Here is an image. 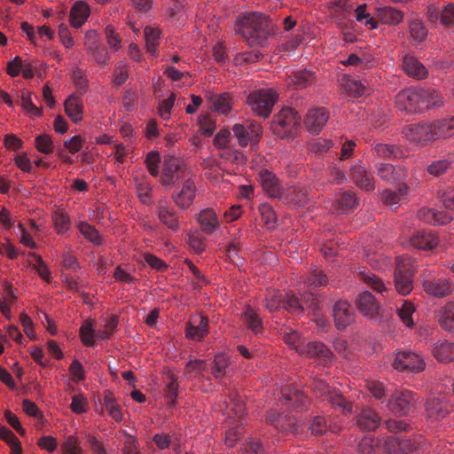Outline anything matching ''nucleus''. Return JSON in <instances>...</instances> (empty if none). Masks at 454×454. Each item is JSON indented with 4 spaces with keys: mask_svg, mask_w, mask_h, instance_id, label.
<instances>
[{
    "mask_svg": "<svg viewBox=\"0 0 454 454\" xmlns=\"http://www.w3.org/2000/svg\"><path fill=\"white\" fill-rule=\"evenodd\" d=\"M395 107L407 114H420L443 106L441 93L433 88L407 89L395 96Z\"/></svg>",
    "mask_w": 454,
    "mask_h": 454,
    "instance_id": "obj_1",
    "label": "nucleus"
},
{
    "mask_svg": "<svg viewBox=\"0 0 454 454\" xmlns=\"http://www.w3.org/2000/svg\"><path fill=\"white\" fill-rule=\"evenodd\" d=\"M237 26V33L240 34L251 47L263 46L273 33L270 20L261 12L244 15Z\"/></svg>",
    "mask_w": 454,
    "mask_h": 454,
    "instance_id": "obj_2",
    "label": "nucleus"
},
{
    "mask_svg": "<svg viewBox=\"0 0 454 454\" xmlns=\"http://www.w3.org/2000/svg\"><path fill=\"white\" fill-rule=\"evenodd\" d=\"M312 389L322 401L329 403L333 408L339 410L343 415H349L353 411V404L347 400L340 391H336L322 379H314Z\"/></svg>",
    "mask_w": 454,
    "mask_h": 454,
    "instance_id": "obj_3",
    "label": "nucleus"
},
{
    "mask_svg": "<svg viewBox=\"0 0 454 454\" xmlns=\"http://www.w3.org/2000/svg\"><path fill=\"white\" fill-rule=\"evenodd\" d=\"M301 116L291 107H285L274 115L271 121L273 132L279 137L294 136L300 126Z\"/></svg>",
    "mask_w": 454,
    "mask_h": 454,
    "instance_id": "obj_4",
    "label": "nucleus"
},
{
    "mask_svg": "<svg viewBox=\"0 0 454 454\" xmlns=\"http://www.w3.org/2000/svg\"><path fill=\"white\" fill-rule=\"evenodd\" d=\"M267 422L285 434L302 436L304 433V423L294 415L285 414L277 411H270L267 417Z\"/></svg>",
    "mask_w": 454,
    "mask_h": 454,
    "instance_id": "obj_5",
    "label": "nucleus"
},
{
    "mask_svg": "<svg viewBox=\"0 0 454 454\" xmlns=\"http://www.w3.org/2000/svg\"><path fill=\"white\" fill-rule=\"evenodd\" d=\"M277 100L278 95L271 89L253 91L247 98L252 111L262 118H267L270 114Z\"/></svg>",
    "mask_w": 454,
    "mask_h": 454,
    "instance_id": "obj_6",
    "label": "nucleus"
},
{
    "mask_svg": "<svg viewBox=\"0 0 454 454\" xmlns=\"http://www.w3.org/2000/svg\"><path fill=\"white\" fill-rule=\"evenodd\" d=\"M413 263L409 257L400 256L396 259L395 270V286L402 295H407L413 288Z\"/></svg>",
    "mask_w": 454,
    "mask_h": 454,
    "instance_id": "obj_7",
    "label": "nucleus"
},
{
    "mask_svg": "<svg viewBox=\"0 0 454 454\" xmlns=\"http://www.w3.org/2000/svg\"><path fill=\"white\" fill-rule=\"evenodd\" d=\"M392 366L400 372L419 373L425 370L426 363L423 356L417 352L411 349H397Z\"/></svg>",
    "mask_w": 454,
    "mask_h": 454,
    "instance_id": "obj_8",
    "label": "nucleus"
},
{
    "mask_svg": "<svg viewBox=\"0 0 454 454\" xmlns=\"http://www.w3.org/2000/svg\"><path fill=\"white\" fill-rule=\"evenodd\" d=\"M356 307L361 315L374 323H380L383 317V309L377 298L368 291L359 294L356 300Z\"/></svg>",
    "mask_w": 454,
    "mask_h": 454,
    "instance_id": "obj_9",
    "label": "nucleus"
},
{
    "mask_svg": "<svg viewBox=\"0 0 454 454\" xmlns=\"http://www.w3.org/2000/svg\"><path fill=\"white\" fill-rule=\"evenodd\" d=\"M349 177L359 189L372 192L375 190V178L364 163L357 160L349 168Z\"/></svg>",
    "mask_w": 454,
    "mask_h": 454,
    "instance_id": "obj_10",
    "label": "nucleus"
},
{
    "mask_svg": "<svg viewBox=\"0 0 454 454\" xmlns=\"http://www.w3.org/2000/svg\"><path fill=\"white\" fill-rule=\"evenodd\" d=\"M332 317L334 326L339 331H344L355 322V310L347 300H338L333 306Z\"/></svg>",
    "mask_w": 454,
    "mask_h": 454,
    "instance_id": "obj_11",
    "label": "nucleus"
},
{
    "mask_svg": "<svg viewBox=\"0 0 454 454\" xmlns=\"http://www.w3.org/2000/svg\"><path fill=\"white\" fill-rule=\"evenodd\" d=\"M414 405V395L410 390L395 392L387 402L388 410L396 416L408 415Z\"/></svg>",
    "mask_w": 454,
    "mask_h": 454,
    "instance_id": "obj_12",
    "label": "nucleus"
},
{
    "mask_svg": "<svg viewBox=\"0 0 454 454\" xmlns=\"http://www.w3.org/2000/svg\"><path fill=\"white\" fill-rule=\"evenodd\" d=\"M298 353L309 358L321 361L324 364L333 360V353L322 341L305 342L298 348Z\"/></svg>",
    "mask_w": 454,
    "mask_h": 454,
    "instance_id": "obj_13",
    "label": "nucleus"
},
{
    "mask_svg": "<svg viewBox=\"0 0 454 454\" xmlns=\"http://www.w3.org/2000/svg\"><path fill=\"white\" fill-rule=\"evenodd\" d=\"M278 200L292 208L302 207L309 200V190L301 185L286 187L283 190L281 199Z\"/></svg>",
    "mask_w": 454,
    "mask_h": 454,
    "instance_id": "obj_14",
    "label": "nucleus"
},
{
    "mask_svg": "<svg viewBox=\"0 0 454 454\" xmlns=\"http://www.w3.org/2000/svg\"><path fill=\"white\" fill-rule=\"evenodd\" d=\"M197 188L192 179L188 178L183 182L182 188L171 194V200L181 210L188 209L196 197Z\"/></svg>",
    "mask_w": 454,
    "mask_h": 454,
    "instance_id": "obj_15",
    "label": "nucleus"
},
{
    "mask_svg": "<svg viewBox=\"0 0 454 454\" xmlns=\"http://www.w3.org/2000/svg\"><path fill=\"white\" fill-rule=\"evenodd\" d=\"M422 286L427 294L436 298L446 297L454 291V284L447 278H427Z\"/></svg>",
    "mask_w": 454,
    "mask_h": 454,
    "instance_id": "obj_16",
    "label": "nucleus"
},
{
    "mask_svg": "<svg viewBox=\"0 0 454 454\" xmlns=\"http://www.w3.org/2000/svg\"><path fill=\"white\" fill-rule=\"evenodd\" d=\"M182 161L174 156H167L162 166L160 183L166 188H171L179 179L178 172L181 171Z\"/></svg>",
    "mask_w": 454,
    "mask_h": 454,
    "instance_id": "obj_17",
    "label": "nucleus"
},
{
    "mask_svg": "<svg viewBox=\"0 0 454 454\" xmlns=\"http://www.w3.org/2000/svg\"><path fill=\"white\" fill-rule=\"evenodd\" d=\"M156 208L158 218L163 225L173 231H177L180 229L178 213L169 205L168 200H160Z\"/></svg>",
    "mask_w": 454,
    "mask_h": 454,
    "instance_id": "obj_18",
    "label": "nucleus"
},
{
    "mask_svg": "<svg viewBox=\"0 0 454 454\" xmlns=\"http://www.w3.org/2000/svg\"><path fill=\"white\" fill-rule=\"evenodd\" d=\"M208 333V319L205 316L194 315L187 323L186 338L195 341L202 340Z\"/></svg>",
    "mask_w": 454,
    "mask_h": 454,
    "instance_id": "obj_19",
    "label": "nucleus"
},
{
    "mask_svg": "<svg viewBox=\"0 0 454 454\" xmlns=\"http://www.w3.org/2000/svg\"><path fill=\"white\" fill-rule=\"evenodd\" d=\"M330 114L325 107H316L308 112L304 123L311 134H318L325 126Z\"/></svg>",
    "mask_w": 454,
    "mask_h": 454,
    "instance_id": "obj_20",
    "label": "nucleus"
},
{
    "mask_svg": "<svg viewBox=\"0 0 454 454\" xmlns=\"http://www.w3.org/2000/svg\"><path fill=\"white\" fill-rule=\"evenodd\" d=\"M403 133L411 142L426 143L433 141L432 128L429 123H414L403 128Z\"/></svg>",
    "mask_w": 454,
    "mask_h": 454,
    "instance_id": "obj_21",
    "label": "nucleus"
},
{
    "mask_svg": "<svg viewBox=\"0 0 454 454\" xmlns=\"http://www.w3.org/2000/svg\"><path fill=\"white\" fill-rule=\"evenodd\" d=\"M377 176L387 183H395L405 177L406 169L400 165L379 162L374 165Z\"/></svg>",
    "mask_w": 454,
    "mask_h": 454,
    "instance_id": "obj_22",
    "label": "nucleus"
},
{
    "mask_svg": "<svg viewBox=\"0 0 454 454\" xmlns=\"http://www.w3.org/2000/svg\"><path fill=\"white\" fill-rule=\"evenodd\" d=\"M418 447L416 441L399 436H390L385 441V450L389 454H407Z\"/></svg>",
    "mask_w": 454,
    "mask_h": 454,
    "instance_id": "obj_23",
    "label": "nucleus"
},
{
    "mask_svg": "<svg viewBox=\"0 0 454 454\" xmlns=\"http://www.w3.org/2000/svg\"><path fill=\"white\" fill-rule=\"evenodd\" d=\"M259 181L262 184L263 191L269 197L273 199H281L283 188L279 184L277 176L268 169H262L258 174Z\"/></svg>",
    "mask_w": 454,
    "mask_h": 454,
    "instance_id": "obj_24",
    "label": "nucleus"
},
{
    "mask_svg": "<svg viewBox=\"0 0 454 454\" xmlns=\"http://www.w3.org/2000/svg\"><path fill=\"white\" fill-rule=\"evenodd\" d=\"M359 205V198L353 191H340L336 194L333 207L340 214H350Z\"/></svg>",
    "mask_w": 454,
    "mask_h": 454,
    "instance_id": "obj_25",
    "label": "nucleus"
},
{
    "mask_svg": "<svg viewBox=\"0 0 454 454\" xmlns=\"http://www.w3.org/2000/svg\"><path fill=\"white\" fill-rule=\"evenodd\" d=\"M417 215L420 221L432 225L446 224L452 220L450 214L430 207L420 208Z\"/></svg>",
    "mask_w": 454,
    "mask_h": 454,
    "instance_id": "obj_26",
    "label": "nucleus"
},
{
    "mask_svg": "<svg viewBox=\"0 0 454 454\" xmlns=\"http://www.w3.org/2000/svg\"><path fill=\"white\" fill-rule=\"evenodd\" d=\"M380 421V416L372 408L363 409L356 415V426L362 430L373 431L378 428Z\"/></svg>",
    "mask_w": 454,
    "mask_h": 454,
    "instance_id": "obj_27",
    "label": "nucleus"
},
{
    "mask_svg": "<svg viewBox=\"0 0 454 454\" xmlns=\"http://www.w3.org/2000/svg\"><path fill=\"white\" fill-rule=\"evenodd\" d=\"M411 246L419 249L431 250L438 245V238L430 231H418L410 238Z\"/></svg>",
    "mask_w": 454,
    "mask_h": 454,
    "instance_id": "obj_28",
    "label": "nucleus"
},
{
    "mask_svg": "<svg viewBox=\"0 0 454 454\" xmlns=\"http://www.w3.org/2000/svg\"><path fill=\"white\" fill-rule=\"evenodd\" d=\"M281 403L288 407L303 409L308 406L309 401L302 391L297 388L288 387L283 390Z\"/></svg>",
    "mask_w": 454,
    "mask_h": 454,
    "instance_id": "obj_29",
    "label": "nucleus"
},
{
    "mask_svg": "<svg viewBox=\"0 0 454 454\" xmlns=\"http://www.w3.org/2000/svg\"><path fill=\"white\" fill-rule=\"evenodd\" d=\"M435 318L444 331H454V301H449L436 309Z\"/></svg>",
    "mask_w": 454,
    "mask_h": 454,
    "instance_id": "obj_30",
    "label": "nucleus"
},
{
    "mask_svg": "<svg viewBox=\"0 0 454 454\" xmlns=\"http://www.w3.org/2000/svg\"><path fill=\"white\" fill-rule=\"evenodd\" d=\"M431 352L439 362L454 361V341L439 340L432 345Z\"/></svg>",
    "mask_w": 454,
    "mask_h": 454,
    "instance_id": "obj_31",
    "label": "nucleus"
},
{
    "mask_svg": "<svg viewBox=\"0 0 454 454\" xmlns=\"http://www.w3.org/2000/svg\"><path fill=\"white\" fill-rule=\"evenodd\" d=\"M403 69L411 77L421 80L427 77L426 67L416 58L406 55L403 59Z\"/></svg>",
    "mask_w": 454,
    "mask_h": 454,
    "instance_id": "obj_32",
    "label": "nucleus"
},
{
    "mask_svg": "<svg viewBox=\"0 0 454 454\" xmlns=\"http://www.w3.org/2000/svg\"><path fill=\"white\" fill-rule=\"evenodd\" d=\"M315 74L309 69L297 70L289 75V85L295 90H302L315 82Z\"/></svg>",
    "mask_w": 454,
    "mask_h": 454,
    "instance_id": "obj_33",
    "label": "nucleus"
},
{
    "mask_svg": "<svg viewBox=\"0 0 454 454\" xmlns=\"http://www.w3.org/2000/svg\"><path fill=\"white\" fill-rule=\"evenodd\" d=\"M433 140L447 138L454 134V117L430 122Z\"/></svg>",
    "mask_w": 454,
    "mask_h": 454,
    "instance_id": "obj_34",
    "label": "nucleus"
},
{
    "mask_svg": "<svg viewBox=\"0 0 454 454\" xmlns=\"http://www.w3.org/2000/svg\"><path fill=\"white\" fill-rule=\"evenodd\" d=\"M377 16L382 23L389 26H396L403 22L404 13L396 8L384 6L377 9Z\"/></svg>",
    "mask_w": 454,
    "mask_h": 454,
    "instance_id": "obj_35",
    "label": "nucleus"
},
{
    "mask_svg": "<svg viewBox=\"0 0 454 454\" xmlns=\"http://www.w3.org/2000/svg\"><path fill=\"white\" fill-rule=\"evenodd\" d=\"M372 151L382 159H397L403 155L402 150L395 145L374 142L372 144Z\"/></svg>",
    "mask_w": 454,
    "mask_h": 454,
    "instance_id": "obj_36",
    "label": "nucleus"
},
{
    "mask_svg": "<svg viewBox=\"0 0 454 454\" xmlns=\"http://www.w3.org/2000/svg\"><path fill=\"white\" fill-rule=\"evenodd\" d=\"M426 411L429 417L442 419L450 412V406L444 399L434 397L427 402Z\"/></svg>",
    "mask_w": 454,
    "mask_h": 454,
    "instance_id": "obj_37",
    "label": "nucleus"
},
{
    "mask_svg": "<svg viewBox=\"0 0 454 454\" xmlns=\"http://www.w3.org/2000/svg\"><path fill=\"white\" fill-rule=\"evenodd\" d=\"M197 219L202 231L207 234H212L219 225L216 214L211 208L201 210Z\"/></svg>",
    "mask_w": 454,
    "mask_h": 454,
    "instance_id": "obj_38",
    "label": "nucleus"
},
{
    "mask_svg": "<svg viewBox=\"0 0 454 454\" xmlns=\"http://www.w3.org/2000/svg\"><path fill=\"white\" fill-rule=\"evenodd\" d=\"M65 111L74 122L77 123L82 121L83 114L82 99L74 95L68 97L65 101Z\"/></svg>",
    "mask_w": 454,
    "mask_h": 454,
    "instance_id": "obj_39",
    "label": "nucleus"
},
{
    "mask_svg": "<svg viewBox=\"0 0 454 454\" xmlns=\"http://www.w3.org/2000/svg\"><path fill=\"white\" fill-rule=\"evenodd\" d=\"M90 15V7L84 2H78L70 11V24L75 28H79L87 20Z\"/></svg>",
    "mask_w": 454,
    "mask_h": 454,
    "instance_id": "obj_40",
    "label": "nucleus"
},
{
    "mask_svg": "<svg viewBox=\"0 0 454 454\" xmlns=\"http://www.w3.org/2000/svg\"><path fill=\"white\" fill-rule=\"evenodd\" d=\"M226 413L229 419H237V421H243L247 414V409L243 400L239 397H230L226 403Z\"/></svg>",
    "mask_w": 454,
    "mask_h": 454,
    "instance_id": "obj_41",
    "label": "nucleus"
},
{
    "mask_svg": "<svg viewBox=\"0 0 454 454\" xmlns=\"http://www.w3.org/2000/svg\"><path fill=\"white\" fill-rule=\"evenodd\" d=\"M408 186L402 184L397 191L385 190L381 194L382 201L389 207H396L402 200L406 199Z\"/></svg>",
    "mask_w": 454,
    "mask_h": 454,
    "instance_id": "obj_42",
    "label": "nucleus"
},
{
    "mask_svg": "<svg viewBox=\"0 0 454 454\" xmlns=\"http://www.w3.org/2000/svg\"><path fill=\"white\" fill-rule=\"evenodd\" d=\"M230 365L229 356L224 353H217L211 364V373L216 380L223 379Z\"/></svg>",
    "mask_w": 454,
    "mask_h": 454,
    "instance_id": "obj_43",
    "label": "nucleus"
},
{
    "mask_svg": "<svg viewBox=\"0 0 454 454\" xmlns=\"http://www.w3.org/2000/svg\"><path fill=\"white\" fill-rule=\"evenodd\" d=\"M243 320L247 327L254 334L262 333L263 329L262 321L258 313L250 306H247L243 311Z\"/></svg>",
    "mask_w": 454,
    "mask_h": 454,
    "instance_id": "obj_44",
    "label": "nucleus"
},
{
    "mask_svg": "<svg viewBox=\"0 0 454 454\" xmlns=\"http://www.w3.org/2000/svg\"><path fill=\"white\" fill-rule=\"evenodd\" d=\"M452 162L453 157L434 160L427 166V171L429 175L439 177L451 168Z\"/></svg>",
    "mask_w": 454,
    "mask_h": 454,
    "instance_id": "obj_45",
    "label": "nucleus"
},
{
    "mask_svg": "<svg viewBox=\"0 0 454 454\" xmlns=\"http://www.w3.org/2000/svg\"><path fill=\"white\" fill-rule=\"evenodd\" d=\"M247 422L238 421L235 425L231 427L225 434V445L229 448H233L239 440L242 438L245 434L244 425Z\"/></svg>",
    "mask_w": 454,
    "mask_h": 454,
    "instance_id": "obj_46",
    "label": "nucleus"
},
{
    "mask_svg": "<svg viewBox=\"0 0 454 454\" xmlns=\"http://www.w3.org/2000/svg\"><path fill=\"white\" fill-rule=\"evenodd\" d=\"M213 108L215 112L228 114L231 107V98L229 93H222L210 98Z\"/></svg>",
    "mask_w": 454,
    "mask_h": 454,
    "instance_id": "obj_47",
    "label": "nucleus"
},
{
    "mask_svg": "<svg viewBox=\"0 0 454 454\" xmlns=\"http://www.w3.org/2000/svg\"><path fill=\"white\" fill-rule=\"evenodd\" d=\"M77 227L81 234L88 241L91 242L95 246H100L102 244V237L94 226L86 222H81Z\"/></svg>",
    "mask_w": 454,
    "mask_h": 454,
    "instance_id": "obj_48",
    "label": "nucleus"
},
{
    "mask_svg": "<svg viewBox=\"0 0 454 454\" xmlns=\"http://www.w3.org/2000/svg\"><path fill=\"white\" fill-rule=\"evenodd\" d=\"M409 32L411 38L417 42H423L427 35V29L421 20L411 19L408 20Z\"/></svg>",
    "mask_w": 454,
    "mask_h": 454,
    "instance_id": "obj_49",
    "label": "nucleus"
},
{
    "mask_svg": "<svg viewBox=\"0 0 454 454\" xmlns=\"http://www.w3.org/2000/svg\"><path fill=\"white\" fill-rule=\"evenodd\" d=\"M283 309L296 315L306 310L305 302L294 294H286L284 299Z\"/></svg>",
    "mask_w": 454,
    "mask_h": 454,
    "instance_id": "obj_50",
    "label": "nucleus"
},
{
    "mask_svg": "<svg viewBox=\"0 0 454 454\" xmlns=\"http://www.w3.org/2000/svg\"><path fill=\"white\" fill-rule=\"evenodd\" d=\"M359 275L361 277V279L368 285L370 287H372L373 290L377 291L380 294H384L387 292V288L385 286L382 280L378 278L375 274L370 272V271H360Z\"/></svg>",
    "mask_w": 454,
    "mask_h": 454,
    "instance_id": "obj_51",
    "label": "nucleus"
},
{
    "mask_svg": "<svg viewBox=\"0 0 454 454\" xmlns=\"http://www.w3.org/2000/svg\"><path fill=\"white\" fill-rule=\"evenodd\" d=\"M232 131L241 146H246L248 142L253 139L254 133L255 132L250 126H245L243 124H235L232 128Z\"/></svg>",
    "mask_w": 454,
    "mask_h": 454,
    "instance_id": "obj_52",
    "label": "nucleus"
},
{
    "mask_svg": "<svg viewBox=\"0 0 454 454\" xmlns=\"http://www.w3.org/2000/svg\"><path fill=\"white\" fill-rule=\"evenodd\" d=\"M259 211L262 215V220L268 229L273 230L277 227V215L271 205L269 203H262L259 207Z\"/></svg>",
    "mask_w": 454,
    "mask_h": 454,
    "instance_id": "obj_53",
    "label": "nucleus"
},
{
    "mask_svg": "<svg viewBox=\"0 0 454 454\" xmlns=\"http://www.w3.org/2000/svg\"><path fill=\"white\" fill-rule=\"evenodd\" d=\"M305 283L313 287L325 286L328 284V277L322 270L314 268L306 278Z\"/></svg>",
    "mask_w": 454,
    "mask_h": 454,
    "instance_id": "obj_54",
    "label": "nucleus"
},
{
    "mask_svg": "<svg viewBox=\"0 0 454 454\" xmlns=\"http://www.w3.org/2000/svg\"><path fill=\"white\" fill-rule=\"evenodd\" d=\"M284 299L285 296L279 291H269L265 299V307L270 312L283 309Z\"/></svg>",
    "mask_w": 454,
    "mask_h": 454,
    "instance_id": "obj_55",
    "label": "nucleus"
},
{
    "mask_svg": "<svg viewBox=\"0 0 454 454\" xmlns=\"http://www.w3.org/2000/svg\"><path fill=\"white\" fill-rule=\"evenodd\" d=\"M79 334L82 342L88 347L95 346V331L93 329V324L91 321H85L80 327Z\"/></svg>",
    "mask_w": 454,
    "mask_h": 454,
    "instance_id": "obj_56",
    "label": "nucleus"
},
{
    "mask_svg": "<svg viewBox=\"0 0 454 454\" xmlns=\"http://www.w3.org/2000/svg\"><path fill=\"white\" fill-rule=\"evenodd\" d=\"M145 37L147 51L152 55H155L157 52L160 31L157 28H153L152 27H145Z\"/></svg>",
    "mask_w": 454,
    "mask_h": 454,
    "instance_id": "obj_57",
    "label": "nucleus"
},
{
    "mask_svg": "<svg viewBox=\"0 0 454 454\" xmlns=\"http://www.w3.org/2000/svg\"><path fill=\"white\" fill-rule=\"evenodd\" d=\"M105 407L109 415L116 421L122 419V413L121 406L116 403L112 393H107L104 399Z\"/></svg>",
    "mask_w": 454,
    "mask_h": 454,
    "instance_id": "obj_58",
    "label": "nucleus"
},
{
    "mask_svg": "<svg viewBox=\"0 0 454 454\" xmlns=\"http://www.w3.org/2000/svg\"><path fill=\"white\" fill-rule=\"evenodd\" d=\"M347 92L353 97H361L365 93L366 85L358 79H348L343 84Z\"/></svg>",
    "mask_w": 454,
    "mask_h": 454,
    "instance_id": "obj_59",
    "label": "nucleus"
},
{
    "mask_svg": "<svg viewBox=\"0 0 454 454\" xmlns=\"http://www.w3.org/2000/svg\"><path fill=\"white\" fill-rule=\"evenodd\" d=\"M415 311V308L411 302L404 301L401 308L397 309V314L402 322L408 327H411L414 325L412 319V314Z\"/></svg>",
    "mask_w": 454,
    "mask_h": 454,
    "instance_id": "obj_60",
    "label": "nucleus"
},
{
    "mask_svg": "<svg viewBox=\"0 0 454 454\" xmlns=\"http://www.w3.org/2000/svg\"><path fill=\"white\" fill-rule=\"evenodd\" d=\"M54 226L59 234L65 233L68 231L70 226V218L63 211L58 210L52 216Z\"/></svg>",
    "mask_w": 454,
    "mask_h": 454,
    "instance_id": "obj_61",
    "label": "nucleus"
},
{
    "mask_svg": "<svg viewBox=\"0 0 454 454\" xmlns=\"http://www.w3.org/2000/svg\"><path fill=\"white\" fill-rule=\"evenodd\" d=\"M21 106L22 107L27 111L30 116H41L43 111L41 108L37 107L32 101V94L27 91H22L21 93Z\"/></svg>",
    "mask_w": 454,
    "mask_h": 454,
    "instance_id": "obj_62",
    "label": "nucleus"
},
{
    "mask_svg": "<svg viewBox=\"0 0 454 454\" xmlns=\"http://www.w3.org/2000/svg\"><path fill=\"white\" fill-rule=\"evenodd\" d=\"M35 146L42 153L50 154L53 152V141L51 136L46 134L38 135L35 139Z\"/></svg>",
    "mask_w": 454,
    "mask_h": 454,
    "instance_id": "obj_63",
    "label": "nucleus"
},
{
    "mask_svg": "<svg viewBox=\"0 0 454 454\" xmlns=\"http://www.w3.org/2000/svg\"><path fill=\"white\" fill-rule=\"evenodd\" d=\"M63 454H83L80 442L74 435H69L61 446Z\"/></svg>",
    "mask_w": 454,
    "mask_h": 454,
    "instance_id": "obj_64",
    "label": "nucleus"
}]
</instances>
